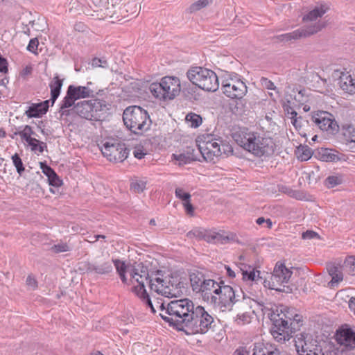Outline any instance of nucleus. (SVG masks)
Here are the masks:
<instances>
[{
  "label": "nucleus",
  "mask_w": 355,
  "mask_h": 355,
  "mask_svg": "<svg viewBox=\"0 0 355 355\" xmlns=\"http://www.w3.org/2000/svg\"><path fill=\"white\" fill-rule=\"evenodd\" d=\"M125 127L135 135H142L150 128L152 121L148 112L140 106L126 107L123 113Z\"/></svg>",
  "instance_id": "39448f33"
},
{
  "label": "nucleus",
  "mask_w": 355,
  "mask_h": 355,
  "mask_svg": "<svg viewBox=\"0 0 355 355\" xmlns=\"http://www.w3.org/2000/svg\"><path fill=\"white\" fill-rule=\"evenodd\" d=\"M329 275L331 277V280L329 282L330 287H334L343 279V272L340 268L335 265H329L327 267Z\"/></svg>",
  "instance_id": "c85d7f7f"
},
{
  "label": "nucleus",
  "mask_w": 355,
  "mask_h": 355,
  "mask_svg": "<svg viewBox=\"0 0 355 355\" xmlns=\"http://www.w3.org/2000/svg\"><path fill=\"white\" fill-rule=\"evenodd\" d=\"M343 181V175L341 174L329 175L324 180V185L331 189L341 184Z\"/></svg>",
  "instance_id": "e433bc0d"
},
{
  "label": "nucleus",
  "mask_w": 355,
  "mask_h": 355,
  "mask_svg": "<svg viewBox=\"0 0 355 355\" xmlns=\"http://www.w3.org/2000/svg\"><path fill=\"white\" fill-rule=\"evenodd\" d=\"M252 350V355H281L279 349L270 343H255Z\"/></svg>",
  "instance_id": "5701e85b"
},
{
  "label": "nucleus",
  "mask_w": 355,
  "mask_h": 355,
  "mask_svg": "<svg viewBox=\"0 0 355 355\" xmlns=\"http://www.w3.org/2000/svg\"><path fill=\"white\" fill-rule=\"evenodd\" d=\"M149 90L152 95L159 100L173 99L181 91L180 80L175 76H165L159 83L150 85Z\"/></svg>",
  "instance_id": "0eeeda50"
},
{
  "label": "nucleus",
  "mask_w": 355,
  "mask_h": 355,
  "mask_svg": "<svg viewBox=\"0 0 355 355\" xmlns=\"http://www.w3.org/2000/svg\"><path fill=\"white\" fill-rule=\"evenodd\" d=\"M48 178V182L49 185L59 187L62 184V180L58 175V174L55 172L53 175H50Z\"/></svg>",
  "instance_id": "8fccbe9b"
},
{
  "label": "nucleus",
  "mask_w": 355,
  "mask_h": 355,
  "mask_svg": "<svg viewBox=\"0 0 355 355\" xmlns=\"http://www.w3.org/2000/svg\"><path fill=\"white\" fill-rule=\"evenodd\" d=\"M224 282L221 280L219 282L214 281L211 279H205V282H203V284L202 286V291H200L199 293H201L203 298H206L208 301L211 302V296L216 295V290L218 287L220 286L221 284H223Z\"/></svg>",
  "instance_id": "b1692460"
},
{
  "label": "nucleus",
  "mask_w": 355,
  "mask_h": 355,
  "mask_svg": "<svg viewBox=\"0 0 355 355\" xmlns=\"http://www.w3.org/2000/svg\"><path fill=\"white\" fill-rule=\"evenodd\" d=\"M63 85V80L60 79L58 75H55L49 83L51 89V102L53 106L60 94L61 89Z\"/></svg>",
  "instance_id": "bb28decb"
},
{
  "label": "nucleus",
  "mask_w": 355,
  "mask_h": 355,
  "mask_svg": "<svg viewBox=\"0 0 355 355\" xmlns=\"http://www.w3.org/2000/svg\"><path fill=\"white\" fill-rule=\"evenodd\" d=\"M24 114L28 118H40L42 117L44 114V112L39 106L38 103H31V105L28 107V110H26Z\"/></svg>",
  "instance_id": "f704fd0d"
},
{
  "label": "nucleus",
  "mask_w": 355,
  "mask_h": 355,
  "mask_svg": "<svg viewBox=\"0 0 355 355\" xmlns=\"http://www.w3.org/2000/svg\"><path fill=\"white\" fill-rule=\"evenodd\" d=\"M260 84L263 87L267 89H270V90H276L277 89V87L274 85L273 82H272L270 80H269L268 78H267L266 77L261 78Z\"/></svg>",
  "instance_id": "864d4df0"
},
{
  "label": "nucleus",
  "mask_w": 355,
  "mask_h": 355,
  "mask_svg": "<svg viewBox=\"0 0 355 355\" xmlns=\"http://www.w3.org/2000/svg\"><path fill=\"white\" fill-rule=\"evenodd\" d=\"M220 137L216 138L213 135H202L198 137L196 142L198 143V150L200 152L202 151V147L208 146V144H210L214 140L219 141Z\"/></svg>",
  "instance_id": "c9c22d12"
},
{
  "label": "nucleus",
  "mask_w": 355,
  "mask_h": 355,
  "mask_svg": "<svg viewBox=\"0 0 355 355\" xmlns=\"http://www.w3.org/2000/svg\"><path fill=\"white\" fill-rule=\"evenodd\" d=\"M235 234L231 233L228 235H224L220 232H216L212 230H205L203 234L202 240L207 243L225 244L230 241H234Z\"/></svg>",
  "instance_id": "6ab92c4d"
},
{
  "label": "nucleus",
  "mask_w": 355,
  "mask_h": 355,
  "mask_svg": "<svg viewBox=\"0 0 355 355\" xmlns=\"http://www.w3.org/2000/svg\"><path fill=\"white\" fill-rule=\"evenodd\" d=\"M198 88V85L191 83V84L184 85L182 92L186 98L190 101L196 100L198 96L197 93Z\"/></svg>",
  "instance_id": "72a5a7b5"
},
{
  "label": "nucleus",
  "mask_w": 355,
  "mask_h": 355,
  "mask_svg": "<svg viewBox=\"0 0 355 355\" xmlns=\"http://www.w3.org/2000/svg\"><path fill=\"white\" fill-rule=\"evenodd\" d=\"M318 236V233L313 230H306V232H303L302 234V238L303 239H312Z\"/></svg>",
  "instance_id": "bf43d9fd"
},
{
  "label": "nucleus",
  "mask_w": 355,
  "mask_h": 355,
  "mask_svg": "<svg viewBox=\"0 0 355 355\" xmlns=\"http://www.w3.org/2000/svg\"><path fill=\"white\" fill-rule=\"evenodd\" d=\"M323 26V24H321L319 22H315L310 26L301 27L293 32L277 35L275 37V38L280 42L296 40L302 37H306L318 33L322 28Z\"/></svg>",
  "instance_id": "f3484780"
},
{
  "label": "nucleus",
  "mask_w": 355,
  "mask_h": 355,
  "mask_svg": "<svg viewBox=\"0 0 355 355\" xmlns=\"http://www.w3.org/2000/svg\"><path fill=\"white\" fill-rule=\"evenodd\" d=\"M327 8L324 5L316 6L315 8L305 15L303 17L302 20L304 22L315 21L318 18L321 17L327 12Z\"/></svg>",
  "instance_id": "7c9ffc66"
},
{
  "label": "nucleus",
  "mask_w": 355,
  "mask_h": 355,
  "mask_svg": "<svg viewBox=\"0 0 355 355\" xmlns=\"http://www.w3.org/2000/svg\"><path fill=\"white\" fill-rule=\"evenodd\" d=\"M50 101L51 98L49 100H46L41 103H38L39 106L41 107L44 114L48 112Z\"/></svg>",
  "instance_id": "e2e57ef3"
},
{
  "label": "nucleus",
  "mask_w": 355,
  "mask_h": 355,
  "mask_svg": "<svg viewBox=\"0 0 355 355\" xmlns=\"http://www.w3.org/2000/svg\"><path fill=\"white\" fill-rule=\"evenodd\" d=\"M51 250L55 253L65 252L70 250V247L66 243H59L53 245Z\"/></svg>",
  "instance_id": "3c124183"
},
{
  "label": "nucleus",
  "mask_w": 355,
  "mask_h": 355,
  "mask_svg": "<svg viewBox=\"0 0 355 355\" xmlns=\"http://www.w3.org/2000/svg\"><path fill=\"white\" fill-rule=\"evenodd\" d=\"M279 191L283 193L288 195V196H291L293 192V189L284 185H282L279 187Z\"/></svg>",
  "instance_id": "0e129e2a"
},
{
  "label": "nucleus",
  "mask_w": 355,
  "mask_h": 355,
  "mask_svg": "<svg viewBox=\"0 0 355 355\" xmlns=\"http://www.w3.org/2000/svg\"><path fill=\"white\" fill-rule=\"evenodd\" d=\"M160 308L165 311V314L161 313V318L170 327L184 331L187 335L214 331L216 322L214 317L203 306H196L189 298L172 300L167 303L166 309L162 304Z\"/></svg>",
  "instance_id": "f257e3e1"
},
{
  "label": "nucleus",
  "mask_w": 355,
  "mask_h": 355,
  "mask_svg": "<svg viewBox=\"0 0 355 355\" xmlns=\"http://www.w3.org/2000/svg\"><path fill=\"white\" fill-rule=\"evenodd\" d=\"M130 276L132 279L139 284L138 286H133L132 291L146 304V306L150 309L152 313H155L156 309L152 303L150 297L145 288V284L144 279L149 284L151 275H149L148 267L144 266L143 263H139L137 266L134 267L130 272Z\"/></svg>",
  "instance_id": "6e6552de"
},
{
  "label": "nucleus",
  "mask_w": 355,
  "mask_h": 355,
  "mask_svg": "<svg viewBox=\"0 0 355 355\" xmlns=\"http://www.w3.org/2000/svg\"><path fill=\"white\" fill-rule=\"evenodd\" d=\"M216 291V295L211 296V304L222 311H231L234 304L239 302L233 288L225 283Z\"/></svg>",
  "instance_id": "f8f14e48"
},
{
  "label": "nucleus",
  "mask_w": 355,
  "mask_h": 355,
  "mask_svg": "<svg viewBox=\"0 0 355 355\" xmlns=\"http://www.w3.org/2000/svg\"><path fill=\"white\" fill-rule=\"evenodd\" d=\"M21 139L28 144L32 151H39L40 153H42L44 149L47 148V145L45 142L41 141L35 137H30V133L27 134L25 132L23 134V139Z\"/></svg>",
  "instance_id": "cd10ccee"
},
{
  "label": "nucleus",
  "mask_w": 355,
  "mask_h": 355,
  "mask_svg": "<svg viewBox=\"0 0 355 355\" xmlns=\"http://www.w3.org/2000/svg\"><path fill=\"white\" fill-rule=\"evenodd\" d=\"M12 160L14 166L16 168L17 173L21 176L25 171L23 162L17 153H15L12 156Z\"/></svg>",
  "instance_id": "ea45409f"
},
{
  "label": "nucleus",
  "mask_w": 355,
  "mask_h": 355,
  "mask_svg": "<svg viewBox=\"0 0 355 355\" xmlns=\"http://www.w3.org/2000/svg\"><path fill=\"white\" fill-rule=\"evenodd\" d=\"M186 121L190 123V126L191 128H198L199 127L202 122V117L196 113H189L186 116Z\"/></svg>",
  "instance_id": "4c0bfd02"
},
{
  "label": "nucleus",
  "mask_w": 355,
  "mask_h": 355,
  "mask_svg": "<svg viewBox=\"0 0 355 355\" xmlns=\"http://www.w3.org/2000/svg\"><path fill=\"white\" fill-rule=\"evenodd\" d=\"M133 154L135 157L141 159L144 157L146 153L144 152L143 147H139L135 148Z\"/></svg>",
  "instance_id": "052dcab7"
},
{
  "label": "nucleus",
  "mask_w": 355,
  "mask_h": 355,
  "mask_svg": "<svg viewBox=\"0 0 355 355\" xmlns=\"http://www.w3.org/2000/svg\"><path fill=\"white\" fill-rule=\"evenodd\" d=\"M40 168L42 169V173L49 178L50 175H53L55 171L53 168L49 166L46 162H40Z\"/></svg>",
  "instance_id": "5fc2aeb1"
},
{
  "label": "nucleus",
  "mask_w": 355,
  "mask_h": 355,
  "mask_svg": "<svg viewBox=\"0 0 355 355\" xmlns=\"http://www.w3.org/2000/svg\"><path fill=\"white\" fill-rule=\"evenodd\" d=\"M234 355H250V351L246 347H239L234 351Z\"/></svg>",
  "instance_id": "680f3d73"
},
{
  "label": "nucleus",
  "mask_w": 355,
  "mask_h": 355,
  "mask_svg": "<svg viewBox=\"0 0 355 355\" xmlns=\"http://www.w3.org/2000/svg\"><path fill=\"white\" fill-rule=\"evenodd\" d=\"M311 121L320 130L330 135H336L339 131V125L334 116L325 111H317L313 113Z\"/></svg>",
  "instance_id": "4468645a"
},
{
  "label": "nucleus",
  "mask_w": 355,
  "mask_h": 355,
  "mask_svg": "<svg viewBox=\"0 0 355 355\" xmlns=\"http://www.w3.org/2000/svg\"><path fill=\"white\" fill-rule=\"evenodd\" d=\"M339 343L348 350L355 349V331L352 328L343 327L339 330Z\"/></svg>",
  "instance_id": "aec40b11"
},
{
  "label": "nucleus",
  "mask_w": 355,
  "mask_h": 355,
  "mask_svg": "<svg viewBox=\"0 0 355 355\" xmlns=\"http://www.w3.org/2000/svg\"><path fill=\"white\" fill-rule=\"evenodd\" d=\"M92 65L94 67L107 68L108 62L105 58H94L92 60Z\"/></svg>",
  "instance_id": "603ef678"
},
{
  "label": "nucleus",
  "mask_w": 355,
  "mask_h": 355,
  "mask_svg": "<svg viewBox=\"0 0 355 355\" xmlns=\"http://www.w3.org/2000/svg\"><path fill=\"white\" fill-rule=\"evenodd\" d=\"M96 94L88 86L70 85L67 88L66 96L62 99V108H69L74 105L76 101L80 98L94 97Z\"/></svg>",
  "instance_id": "2eb2a0df"
},
{
  "label": "nucleus",
  "mask_w": 355,
  "mask_h": 355,
  "mask_svg": "<svg viewBox=\"0 0 355 355\" xmlns=\"http://www.w3.org/2000/svg\"><path fill=\"white\" fill-rule=\"evenodd\" d=\"M26 284L27 285L32 286L33 288H36L37 286V282L36 279L31 277V275H28L26 278Z\"/></svg>",
  "instance_id": "69168bd1"
},
{
  "label": "nucleus",
  "mask_w": 355,
  "mask_h": 355,
  "mask_svg": "<svg viewBox=\"0 0 355 355\" xmlns=\"http://www.w3.org/2000/svg\"><path fill=\"white\" fill-rule=\"evenodd\" d=\"M173 158L179 162V164H187L193 160L189 155H187L184 153L179 155L173 154Z\"/></svg>",
  "instance_id": "09e8293b"
},
{
  "label": "nucleus",
  "mask_w": 355,
  "mask_h": 355,
  "mask_svg": "<svg viewBox=\"0 0 355 355\" xmlns=\"http://www.w3.org/2000/svg\"><path fill=\"white\" fill-rule=\"evenodd\" d=\"M290 197L295 198L297 200H302L304 198V195L303 193H302L300 191L293 190V192Z\"/></svg>",
  "instance_id": "774afa93"
},
{
  "label": "nucleus",
  "mask_w": 355,
  "mask_h": 355,
  "mask_svg": "<svg viewBox=\"0 0 355 355\" xmlns=\"http://www.w3.org/2000/svg\"><path fill=\"white\" fill-rule=\"evenodd\" d=\"M19 128L21 129V132H19V136L21 139H23V134H24L25 132H26L27 134L30 133V137H32V136H37L36 133L33 130L32 127L28 125L21 126Z\"/></svg>",
  "instance_id": "4d7b16f0"
},
{
  "label": "nucleus",
  "mask_w": 355,
  "mask_h": 355,
  "mask_svg": "<svg viewBox=\"0 0 355 355\" xmlns=\"http://www.w3.org/2000/svg\"><path fill=\"white\" fill-rule=\"evenodd\" d=\"M295 343L299 355H324L318 341L309 334L303 332L297 334Z\"/></svg>",
  "instance_id": "ddd939ff"
},
{
  "label": "nucleus",
  "mask_w": 355,
  "mask_h": 355,
  "mask_svg": "<svg viewBox=\"0 0 355 355\" xmlns=\"http://www.w3.org/2000/svg\"><path fill=\"white\" fill-rule=\"evenodd\" d=\"M221 90L227 98L241 100L247 94L248 87L239 75L232 72L222 78Z\"/></svg>",
  "instance_id": "9d476101"
},
{
  "label": "nucleus",
  "mask_w": 355,
  "mask_h": 355,
  "mask_svg": "<svg viewBox=\"0 0 355 355\" xmlns=\"http://www.w3.org/2000/svg\"><path fill=\"white\" fill-rule=\"evenodd\" d=\"M204 159L207 162H214V157L222 155L220 148V142L218 140H214L208 146L202 147V151L200 152Z\"/></svg>",
  "instance_id": "4be33fe9"
},
{
  "label": "nucleus",
  "mask_w": 355,
  "mask_h": 355,
  "mask_svg": "<svg viewBox=\"0 0 355 355\" xmlns=\"http://www.w3.org/2000/svg\"><path fill=\"white\" fill-rule=\"evenodd\" d=\"M345 266L349 274L355 275V258L349 257L345 261Z\"/></svg>",
  "instance_id": "49530a36"
},
{
  "label": "nucleus",
  "mask_w": 355,
  "mask_h": 355,
  "mask_svg": "<svg viewBox=\"0 0 355 355\" xmlns=\"http://www.w3.org/2000/svg\"><path fill=\"white\" fill-rule=\"evenodd\" d=\"M147 182L143 179H136L132 180L130 184V189L135 193H140L146 189Z\"/></svg>",
  "instance_id": "58836bf2"
},
{
  "label": "nucleus",
  "mask_w": 355,
  "mask_h": 355,
  "mask_svg": "<svg viewBox=\"0 0 355 355\" xmlns=\"http://www.w3.org/2000/svg\"><path fill=\"white\" fill-rule=\"evenodd\" d=\"M205 277L201 272H198L197 274L193 273L191 275L190 281L193 291L196 293H199L200 291H202L203 282H205Z\"/></svg>",
  "instance_id": "473e14b6"
},
{
  "label": "nucleus",
  "mask_w": 355,
  "mask_h": 355,
  "mask_svg": "<svg viewBox=\"0 0 355 355\" xmlns=\"http://www.w3.org/2000/svg\"><path fill=\"white\" fill-rule=\"evenodd\" d=\"M341 89L349 94L355 93V80L350 75L343 74L340 78Z\"/></svg>",
  "instance_id": "c756f323"
},
{
  "label": "nucleus",
  "mask_w": 355,
  "mask_h": 355,
  "mask_svg": "<svg viewBox=\"0 0 355 355\" xmlns=\"http://www.w3.org/2000/svg\"><path fill=\"white\" fill-rule=\"evenodd\" d=\"M129 151L125 144L121 142H105L101 148L103 156L116 163L123 162L128 157Z\"/></svg>",
  "instance_id": "dca6fc26"
},
{
  "label": "nucleus",
  "mask_w": 355,
  "mask_h": 355,
  "mask_svg": "<svg viewBox=\"0 0 355 355\" xmlns=\"http://www.w3.org/2000/svg\"><path fill=\"white\" fill-rule=\"evenodd\" d=\"M293 274V272L287 268L284 263L278 261L271 275H269V279L266 277L263 281V284L266 288L271 290H275L279 292L291 293L292 288L290 286H286Z\"/></svg>",
  "instance_id": "1a4fd4ad"
},
{
  "label": "nucleus",
  "mask_w": 355,
  "mask_h": 355,
  "mask_svg": "<svg viewBox=\"0 0 355 355\" xmlns=\"http://www.w3.org/2000/svg\"><path fill=\"white\" fill-rule=\"evenodd\" d=\"M289 114L291 115V119L293 125L296 126L297 123L298 122V119L297 117V113L295 110H292Z\"/></svg>",
  "instance_id": "338daca9"
},
{
  "label": "nucleus",
  "mask_w": 355,
  "mask_h": 355,
  "mask_svg": "<svg viewBox=\"0 0 355 355\" xmlns=\"http://www.w3.org/2000/svg\"><path fill=\"white\" fill-rule=\"evenodd\" d=\"M220 142V148L222 150V155L224 154L226 156H229L233 154V148L230 144L229 142L226 141H223L221 138H220L219 141Z\"/></svg>",
  "instance_id": "a18cd8bd"
},
{
  "label": "nucleus",
  "mask_w": 355,
  "mask_h": 355,
  "mask_svg": "<svg viewBox=\"0 0 355 355\" xmlns=\"http://www.w3.org/2000/svg\"><path fill=\"white\" fill-rule=\"evenodd\" d=\"M108 104L104 100L92 99L78 102L75 106V110L81 118L91 121H98L100 112L108 110Z\"/></svg>",
  "instance_id": "9b49d317"
},
{
  "label": "nucleus",
  "mask_w": 355,
  "mask_h": 355,
  "mask_svg": "<svg viewBox=\"0 0 355 355\" xmlns=\"http://www.w3.org/2000/svg\"><path fill=\"white\" fill-rule=\"evenodd\" d=\"M211 1H212V0H198L189 6V12L191 13V12L198 11V10H200L201 8L209 5L210 3H211Z\"/></svg>",
  "instance_id": "a19ab883"
},
{
  "label": "nucleus",
  "mask_w": 355,
  "mask_h": 355,
  "mask_svg": "<svg viewBox=\"0 0 355 355\" xmlns=\"http://www.w3.org/2000/svg\"><path fill=\"white\" fill-rule=\"evenodd\" d=\"M39 45V41L37 38H33L29 41L27 46V50L31 53H37V47Z\"/></svg>",
  "instance_id": "6e6d98bb"
},
{
  "label": "nucleus",
  "mask_w": 355,
  "mask_h": 355,
  "mask_svg": "<svg viewBox=\"0 0 355 355\" xmlns=\"http://www.w3.org/2000/svg\"><path fill=\"white\" fill-rule=\"evenodd\" d=\"M232 138L238 145L258 157L272 155L276 148L272 138L248 130L236 131Z\"/></svg>",
  "instance_id": "7ed1b4c3"
},
{
  "label": "nucleus",
  "mask_w": 355,
  "mask_h": 355,
  "mask_svg": "<svg viewBox=\"0 0 355 355\" xmlns=\"http://www.w3.org/2000/svg\"><path fill=\"white\" fill-rule=\"evenodd\" d=\"M113 266L112 262L109 261H96L93 263L88 262L86 264V270L88 273H94L97 275H108L112 272Z\"/></svg>",
  "instance_id": "412c9836"
},
{
  "label": "nucleus",
  "mask_w": 355,
  "mask_h": 355,
  "mask_svg": "<svg viewBox=\"0 0 355 355\" xmlns=\"http://www.w3.org/2000/svg\"><path fill=\"white\" fill-rule=\"evenodd\" d=\"M241 271L244 281L254 282L256 284L259 282L263 284V281L266 278L261 275L259 270H255L249 265H245L243 268H241Z\"/></svg>",
  "instance_id": "a878e982"
},
{
  "label": "nucleus",
  "mask_w": 355,
  "mask_h": 355,
  "mask_svg": "<svg viewBox=\"0 0 355 355\" xmlns=\"http://www.w3.org/2000/svg\"><path fill=\"white\" fill-rule=\"evenodd\" d=\"M314 157L318 160L326 162L345 161V155L338 150L329 148H318L314 151Z\"/></svg>",
  "instance_id": "a211bd4d"
},
{
  "label": "nucleus",
  "mask_w": 355,
  "mask_h": 355,
  "mask_svg": "<svg viewBox=\"0 0 355 355\" xmlns=\"http://www.w3.org/2000/svg\"><path fill=\"white\" fill-rule=\"evenodd\" d=\"M341 136L343 143L355 151V127L352 124H345L342 126Z\"/></svg>",
  "instance_id": "393cba45"
},
{
  "label": "nucleus",
  "mask_w": 355,
  "mask_h": 355,
  "mask_svg": "<svg viewBox=\"0 0 355 355\" xmlns=\"http://www.w3.org/2000/svg\"><path fill=\"white\" fill-rule=\"evenodd\" d=\"M175 197L180 199L183 202L191 200V196L187 192H184L183 189L177 187L175 190Z\"/></svg>",
  "instance_id": "de8ad7c7"
},
{
  "label": "nucleus",
  "mask_w": 355,
  "mask_h": 355,
  "mask_svg": "<svg viewBox=\"0 0 355 355\" xmlns=\"http://www.w3.org/2000/svg\"><path fill=\"white\" fill-rule=\"evenodd\" d=\"M183 206L187 214L190 216L193 215L194 207L193 205L191 203L190 200L183 202Z\"/></svg>",
  "instance_id": "13d9d810"
},
{
  "label": "nucleus",
  "mask_w": 355,
  "mask_h": 355,
  "mask_svg": "<svg viewBox=\"0 0 355 355\" xmlns=\"http://www.w3.org/2000/svg\"><path fill=\"white\" fill-rule=\"evenodd\" d=\"M295 155L298 159L304 162L309 160L312 155L314 156V152L306 145H300L295 150Z\"/></svg>",
  "instance_id": "2f4dec72"
},
{
  "label": "nucleus",
  "mask_w": 355,
  "mask_h": 355,
  "mask_svg": "<svg viewBox=\"0 0 355 355\" xmlns=\"http://www.w3.org/2000/svg\"><path fill=\"white\" fill-rule=\"evenodd\" d=\"M112 263L116 268V272L118 275L122 273H126L127 272V266L123 261L120 259H112Z\"/></svg>",
  "instance_id": "c03bdc74"
},
{
  "label": "nucleus",
  "mask_w": 355,
  "mask_h": 355,
  "mask_svg": "<svg viewBox=\"0 0 355 355\" xmlns=\"http://www.w3.org/2000/svg\"><path fill=\"white\" fill-rule=\"evenodd\" d=\"M272 322L271 334L278 342L288 340L303 325L302 316L286 306L277 309L270 316Z\"/></svg>",
  "instance_id": "f03ea898"
},
{
  "label": "nucleus",
  "mask_w": 355,
  "mask_h": 355,
  "mask_svg": "<svg viewBox=\"0 0 355 355\" xmlns=\"http://www.w3.org/2000/svg\"><path fill=\"white\" fill-rule=\"evenodd\" d=\"M205 229L202 227H195L187 233V237L189 239L196 238L202 240Z\"/></svg>",
  "instance_id": "37998d69"
},
{
  "label": "nucleus",
  "mask_w": 355,
  "mask_h": 355,
  "mask_svg": "<svg viewBox=\"0 0 355 355\" xmlns=\"http://www.w3.org/2000/svg\"><path fill=\"white\" fill-rule=\"evenodd\" d=\"M149 281L150 289L166 297H177L186 290V284L182 277L178 275H164L162 270L151 274Z\"/></svg>",
  "instance_id": "20e7f679"
},
{
  "label": "nucleus",
  "mask_w": 355,
  "mask_h": 355,
  "mask_svg": "<svg viewBox=\"0 0 355 355\" xmlns=\"http://www.w3.org/2000/svg\"><path fill=\"white\" fill-rule=\"evenodd\" d=\"M251 321V315L249 312L245 311L241 314H237L235 318V322L239 325H243L250 323Z\"/></svg>",
  "instance_id": "79ce46f5"
},
{
  "label": "nucleus",
  "mask_w": 355,
  "mask_h": 355,
  "mask_svg": "<svg viewBox=\"0 0 355 355\" xmlns=\"http://www.w3.org/2000/svg\"><path fill=\"white\" fill-rule=\"evenodd\" d=\"M187 76L191 83L198 87L208 92H215L218 89L219 82L216 73L207 68L194 67L189 69Z\"/></svg>",
  "instance_id": "423d86ee"
}]
</instances>
